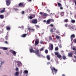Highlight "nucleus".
Returning a JSON list of instances; mask_svg holds the SVG:
<instances>
[{
  "label": "nucleus",
  "instance_id": "72a5a7b5",
  "mask_svg": "<svg viewBox=\"0 0 76 76\" xmlns=\"http://www.w3.org/2000/svg\"><path fill=\"white\" fill-rule=\"evenodd\" d=\"M45 53L46 54H47L48 53V50H47L46 49L45 51Z\"/></svg>",
  "mask_w": 76,
  "mask_h": 76
},
{
  "label": "nucleus",
  "instance_id": "09e8293b",
  "mask_svg": "<svg viewBox=\"0 0 76 76\" xmlns=\"http://www.w3.org/2000/svg\"><path fill=\"white\" fill-rule=\"evenodd\" d=\"M49 26H51V27H53V25L52 24H50Z\"/></svg>",
  "mask_w": 76,
  "mask_h": 76
},
{
  "label": "nucleus",
  "instance_id": "39448f33",
  "mask_svg": "<svg viewBox=\"0 0 76 76\" xmlns=\"http://www.w3.org/2000/svg\"><path fill=\"white\" fill-rule=\"evenodd\" d=\"M10 52L12 53L13 55L15 56H16V52L15 51L13 50H10Z\"/></svg>",
  "mask_w": 76,
  "mask_h": 76
},
{
  "label": "nucleus",
  "instance_id": "5fc2aeb1",
  "mask_svg": "<svg viewBox=\"0 0 76 76\" xmlns=\"http://www.w3.org/2000/svg\"><path fill=\"white\" fill-rule=\"evenodd\" d=\"M5 44H8L7 42L6 41L5 42Z\"/></svg>",
  "mask_w": 76,
  "mask_h": 76
},
{
  "label": "nucleus",
  "instance_id": "2f4dec72",
  "mask_svg": "<svg viewBox=\"0 0 76 76\" xmlns=\"http://www.w3.org/2000/svg\"><path fill=\"white\" fill-rule=\"evenodd\" d=\"M44 48H41L40 50V51H43L44 50Z\"/></svg>",
  "mask_w": 76,
  "mask_h": 76
},
{
  "label": "nucleus",
  "instance_id": "69168bd1",
  "mask_svg": "<svg viewBox=\"0 0 76 76\" xmlns=\"http://www.w3.org/2000/svg\"><path fill=\"white\" fill-rule=\"evenodd\" d=\"M68 26V27H70V25H69Z\"/></svg>",
  "mask_w": 76,
  "mask_h": 76
},
{
  "label": "nucleus",
  "instance_id": "a19ab883",
  "mask_svg": "<svg viewBox=\"0 0 76 76\" xmlns=\"http://www.w3.org/2000/svg\"><path fill=\"white\" fill-rule=\"evenodd\" d=\"M50 60V56H48V60Z\"/></svg>",
  "mask_w": 76,
  "mask_h": 76
},
{
  "label": "nucleus",
  "instance_id": "58836bf2",
  "mask_svg": "<svg viewBox=\"0 0 76 76\" xmlns=\"http://www.w3.org/2000/svg\"><path fill=\"white\" fill-rule=\"evenodd\" d=\"M49 38L51 40V39H52V37H51V36H50Z\"/></svg>",
  "mask_w": 76,
  "mask_h": 76
},
{
  "label": "nucleus",
  "instance_id": "6ab92c4d",
  "mask_svg": "<svg viewBox=\"0 0 76 76\" xmlns=\"http://www.w3.org/2000/svg\"><path fill=\"white\" fill-rule=\"evenodd\" d=\"M64 22H66L67 23V22H69V20L68 19H65L64 20Z\"/></svg>",
  "mask_w": 76,
  "mask_h": 76
},
{
  "label": "nucleus",
  "instance_id": "4468645a",
  "mask_svg": "<svg viewBox=\"0 0 76 76\" xmlns=\"http://www.w3.org/2000/svg\"><path fill=\"white\" fill-rule=\"evenodd\" d=\"M34 17H35V15H32L29 16V18L30 19H33Z\"/></svg>",
  "mask_w": 76,
  "mask_h": 76
},
{
  "label": "nucleus",
  "instance_id": "aec40b11",
  "mask_svg": "<svg viewBox=\"0 0 76 76\" xmlns=\"http://www.w3.org/2000/svg\"><path fill=\"white\" fill-rule=\"evenodd\" d=\"M5 11V8H4L3 10L0 11V13H3L4 12V11Z\"/></svg>",
  "mask_w": 76,
  "mask_h": 76
},
{
  "label": "nucleus",
  "instance_id": "5701e85b",
  "mask_svg": "<svg viewBox=\"0 0 76 76\" xmlns=\"http://www.w3.org/2000/svg\"><path fill=\"white\" fill-rule=\"evenodd\" d=\"M57 57L58 58H61L62 57V56H61V55L58 54L57 56Z\"/></svg>",
  "mask_w": 76,
  "mask_h": 76
},
{
  "label": "nucleus",
  "instance_id": "774afa93",
  "mask_svg": "<svg viewBox=\"0 0 76 76\" xmlns=\"http://www.w3.org/2000/svg\"><path fill=\"white\" fill-rule=\"evenodd\" d=\"M53 29H54V30H56V28H53Z\"/></svg>",
  "mask_w": 76,
  "mask_h": 76
},
{
  "label": "nucleus",
  "instance_id": "8fccbe9b",
  "mask_svg": "<svg viewBox=\"0 0 76 76\" xmlns=\"http://www.w3.org/2000/svg\"><path fill=\"white\" fill-rule=\"evenodd\" d=\"M28 31H31V28H28Z\"/></svg>",
  "mask_w": 76,
  "mask_h": 76
},
{
  "label": "nucleus",
  "instance_id": "4c0bfd02",
  "mask_svg": "<svg viewBox=\"0 0 76 76\" xmlns=\"http://www.w3.org/2000/svg\"><path fill=\"white\" fill-rule=\"evenodd\" d=\"M14 10H15V11H18V9H17L16 8H14Z\"/></svg>",
  "mask_w": 76,
  "mask_h": 76
},
{
  "label": "nucleus",
  "instance_id": "6e6d98bb",
  "mask_svg": "<svg viewBox=\"0 0 76 76\" xmlns=\"http://www.w3.org/2000/svg\"><path fill=\"white\" fill-rule=\"evenodd\" d=\"M31 30L32 31H34V29H31Z\"/></svg>",
  "mask_w": 76,
  "mask_h": 76
},
{
  "label": "nucleus",
  "instance_id": "13d9d810",
  "mask_svg": "<svg viewBox=\"0 0 76 76\" xmlns=\"http://www.w3.org/2000/svg\"><path fill=\"white\" fill-rule=\"evenodd\" d=\"M21 28H22V29H23V26H22Z\"/></svg>",
  "mask_w": 76,
  "mask_h": 76
},
{
  "label": "nucleus",
  "instance_id": "ea45409f",
  "mask_svg": "<svg viewBox=\"0 0 76 76\" xmlns=\"http://www.w3.org/2000/svg\"><path fill=\"white\" fill-rule=\"evenodd\" d=\"M22 73V71L21 70L20 71V76L21 75V74Z\"/></svg>",
  "mask_w": 76,
  "mask_h": 76
},
{
  "label": "nucleus",
  "instance_id": "0e129e2a",
  "mask_svg": "<svg viewBox=\"0 0 76 76\" xmlns=\"http://www.w3.org/2000/svg\"><path fill=\"white\" fill-rule=\"evenodd\" d=\"M50 64V62H49L48 63V64Z\"/></svg>",
  "mask_w": 76,
  "mask_h": 76
},
{
  "label": "nucleus",
  "instance_id": "20e7f679",
  "mask_svg": "<svg viewBox=\"0 0 76 76\" xmlns=\"http://www.w3.org/2000/svg\"><path fill=\"white\" fill-rule=\"evenodd\" d=\"M48 49L50 50H53V45L52 44H50Z\"/></svg>",
  "mask_w": 76,
  "mask_h": 76
},
{
  "label": "nucleus",
  "instance_id": "a18cd8bd",
  "mask_svg": "<svg viewBox=\"0 0 76 76\" xmlns=\"http://www.w3.org/2000/svg\"><path fill=\"white\" fill-rule=\"evenodd\" d=\"M68 26V25H67V24H65V27H67V26Z\"/></svg>",
  "mask_w": 76,
  "mask_h": 76
},
{
  "label": "nucleus",
  "instance_id": "c85d7f7f",
  "mask_svg": "<svg viewBox=\"0 0 76 76\" xmlns=\"http://www.w3.org/2000/svg\"><path fill=\"white\" fill-rule=\"evenodd\" d=\"M55 51H57L58 50V47H56L55 48Z\"/></svg>",
  "mask_w": 76,
  "mask_h": 76
},
{
  "label": "nucleus",
  "instance_id": "9b49d317",
  "mask_svg": "<svg viewBox=\"0 0 76 76\" xmlns=\"http://www.w3.org/2000/svg\"><path fill=\"white\" fill-rule=\"evenodd\" d=\"M39 44V40L38 39L36 40L35 43V45H38Z\"/></svg>",
  "mask_w": 76,
  "mask_h": 76
},
{
  "label": "nucleus",
  "instance_id": "f3484780",
  "mask_svg": "<svg viewBox=\"0 0 76 76\" xmlns=\"http://www.w3.org/2000/svg\"><path fill=\"white\" fill-rule=\"evenodd\" d=\"M15 75L16 76H19V72H15Z\"/></svg>",
  "mask_w": 76,
  "mask_h": 76
},
{
  "label": "nucleus",
  "instance_id": "b1692460",
  "mask_svg": "<svg viewBox=\"0 0 76 76\" xmlns=\"http://www.w3.org/2000/svg\"><path fill=\"white\" fill-rule=\"evenodd\" d=\"M0 18L1 19H3L4 18V15H0Z\"/></svg>",
  "mask_w": 76,
  "mask_h": 76
},
{
  "label": "nucleus",
  "instance_id": "1a4fd4ad",
  "mask_svg": "<svg viewBox=\"0 0 76 76\" xmlns=\"http://www.w3.org/2000/svg\"><path fill=\"white\" fill-rule=\"evenodd\" d=\"M6 4L7 6H9L10 4V0H6Z\"/></svg>",
  "mask_w": 76,
  "mask_h": 76
},
{
  "label": "nucleus",
  "instance_id": "bf43d9fd",
  "mask_svg": "<svg viewBox=\"0 0 76 76\" xmlns=\"http://www.w3.org/2000/svg\"><path fill=\"white\" fill-rule=\"evenodd\" d=\"M75 4L76 6V1H75Z\"/></svg>",
  "mask_w": 76,
  "mask_h": 76
},
{
  "label": "nucleus",
  "instance_id": "864d4df0",
  "mask_svg": "<svg viewBox=\"0 0 76 76\" xmlns=\"http://www.w3.org/2000/svg\"><path fill=\"white\" fill-rule=\"evenodd\" d=\"M60 9H63V7H60Z\"/></svg>",
  "mask_w": 76,
  "mask_h": 76
},
{
  "label": "nucleus",
  "instance_id": "3c124183",
  "mask_svg": "<svg viewBox=\"0 0 76 76\" xmlns=\"http://www.w3.org/2000/svg\"><path fill=\"white\" fill-rule=\"evenodd\" d=\"M43 42L41 40L40 41V44H43Z\"/></svg>",
  "mask_w": 76,
  "mask_h": 76
},
{
  "label": "nucleus",
  "instance_id": "c03bdc74",
  "mask_svg": "<svg viewBox=\"0 0 76 76\" xmlns=\"http://www.w3.org/2000/svg\"><path fill=\"white\" fill-rule=\"evenodd\" d=\"M50 31L51 32H53V29H51L50 30Z\"/></svg>",
  "mask_w": 76,
  "mask_h": 76
},
{
  "label": "nucleus",
  "instance_id": "423d86ee",
  "mask_svg": "<svg viewBox=\"0 0 76 76\" xmlns=\"http://www.w3.org/2000/svg\"><path fill=\"white\" fill-rule=\"evenodd\" d=\"M17 63H18L17 65L18 67H19V66H22V63L20 61H18L17 62Z\"/></svg>",
  "mask_w": 76,
  "mask_h": 76
},
{
  "label": "nucleus",
  "instance_id": "052dcab7",
  "mask_svg": "<svg viewBox=\"0 0 76 76\" xmlns=\"http://www.w3.org/2000/svg\"><path fill=\"white\" fill-rule=\"evenodd\" d=\"M74 57L76 59V56H74Z\"/></svg>",
  "mask_w": 76,
  "mask_h": 76
},
{
  "label": "nucleus",
  "instance_id": "f704fd0d",
  "mask_svg": "<svg viewBox=\"0 0 76 76\" xmlns=\"http://www.w3.org/2000/svg\"><path fill=\"white\" fill-rule=\"evenodd\" d=\"M55 55H56V56H58V55L59 54L58 53V52H55Z\"/></svg>",
  "mask_w": 76,
  "mask_h": 76
},
{
  "label": "nucleus",
  "instance_id": "f03ea898",
  "mask_svg": "<svg viewBox=\"0 0 76 76\" xmlns=\"http://www.w3.org/2000/svg\"><path fill=\"white\" fill-rule=\"evenodd\" d=\"M51 70H52V73H54V72L55 73H57V72L58 71L57 69H56V68H55L54 67H52V68H51Z\"/></svg>",
  "mask_w": 76,
  "mask_h": 76
},
{
  "label": "nucleus",
  "instance_id": "338daca9",
  "mask_svg": "<svg viewBox=\"0 0 76 76\" xmlns=\"http://www.w3.org/2000/svg\"><path fill=\"white\" fill-rule=\"evenodd\" d=\"M48 20H47V23H46V24H48Z\"/></svg>",
  "mask_w": 76,
  "mask_h": 76
},
{
  "label": "nucleus",
  "instance_id": "2eb2a0df",
  "mask_svg": "<svg viewBox=\"0 0 76 76\" xmlns=\"http://www.w3.org/2000/svg\"><path fill=\"white\" fill-rule=\"evenodd\" d=\"M1 63H0V67H1V65L4 63V61L3 60L1 61H0Z\"/></svg>",
  "mask_w": 76,
  "mask_h": 76
},
{
  "label": "nucleus",
  "instance_id": "bb28decb",
  "mask_svg": "<svg viewBox=\"0 0 76 76\" xmlns=\"http://www.w3.org/2000/svg\"><path fill=\"white\" fill-rule=\"evenodd\" d=\"M71 22L72 23H75V20H71Z\"/></svg>",
  "mask_w": 76,
  "mask_h": 76
},
{
  "label": "nucleus",
  "instance_id": "473e14b6",
  "mask_svg": "<svg viewBox=\"0 0 76 76\" xmlns=\"http://www.w3.org/2000/svg\"><path fill=\"white\" fill-rule=\"evenodd\" d=\"M56 38L57 39H59V38H60V37L59 36H56Z\"/></svg>",
  "mask_w": 76,
  "mask_h": 76
},
{
  "label": "nucleus",
  "instance_id": "a878e982",
  "mask_svg": "<svg viewBox=\"0 0 76 76\" xmlns=\"http://www.w3.org/2000/svg\"><path fill=\"white\" fill-rule=\"evenodd\" d=\"M66 56H64V55H63L62 56V58L63 59V60H65L66 58Z\"/></svg>",
  "mask_w": 76,
  "mask_h": 76
},
{
  "label": "nucleus",
  "instance_id": "7ed1b4c3",
  "mask_svg": "<svg viewBox=\"0 0 76 76\" xmlns=\"http://www.w3.org/2000/svg\"><path fill=\"white\" fill-rule=\"evenodd\" d=\"M40 15H42V18H45L46 17L44 18L43 17H45V16L47 15V14L46 13H44V12H40L39 13Z\"/></svg>",
  "mask_w": 76,
  "mask_h": 76
},
{
  "label": "nucleus",
  "instance_id": "c9c22d12",
  "mask_svg": "<svg viewBox=\"0 0 76 76\" xmlns=\"http://www.w3.org/2000/svg\"><path fill=\"white\" fill-rule=\"evenodd\" d=\"M73 41L74 42V43H76V39H74L73 40Z\"/></svg>",
  "mask_w": 76,
  "mask_h": 76
},
{
  "label": "nucleus",
  "instance_id": "e2e57ef3",
  "mask_svg": "<svg viewBox=\"0 0 76 76\" xmlns=\"http://www.w3.org/2000/svg\"><path fill=\"white\" fill-rule=\"evenodd\" d=\"M62 76H66V75L64 74H63L62 75Z\"/></svg>",
  "mask_w": 76,
  "mask_h": 76
},
{
  "label": "nucleus",
  "instance_id": "79ce46f5",
  "mask_svg": "<svg viewBox=\"0 0 76 76\" xmlns=\"http://www.w3.org/2000/svg\"><path fill=\"white\" fill-rule=\"evenodd\" d=\"M15 70L16 71H18V70H19L18 68H16L15 69Z\"/></svg>",
  "mask_w": 76,
  "mask_h": 76
},
{
  "label": "nucleus",
  "instance_id": "393cba45",
  "mask_svg": "<svg viewBox=\"0 0 76 76\" xmlns=\"http://www.w3.org/2000/svg\"><path fill=\"white\" fill-rule=\"evenodd\" d=\"M26 35L27 34H24L21 36V37H23L24 38V37H26Z\"/></svg>",
  "mask_w": 76,
  "mask_h": 76
},
{
  "label": "nucleus",
  "instance_id": "f257e3e1",
  "mask_svg": "<svg viewBox=\"0 0 76 76\" xmlns=\"http://www.w3.org/2000/svg\"><path fill=\"white\" fill-rule=\"evenodd\" d=\"M34 53H36V55L39 57H43V58H45V56H43L42 55L39 53V50L38 49L36 50V51L35 50Z\"/></svg>",
  "mask_w": 76,
  "mask_h": 76
},
{
  "label": "nucleus",
  "instance_id": "37998d69",
  "mask_svg": "<svg viewBox=\"0 0 76 76\" xmlns=\"http://www.w3.org/2000/svg\"><path fill=\"white\" fill-rule=\"evenodd\" d=\"M59 47L60 48H61V47H62V46H61V44H60L59 45Z\"/></svg>",
  "mask_w": 76,
  "mask_h": 76
},
{
  "label": "nucleus",
  "instance_id": "6e6552de",
  "mask_svg": "<svg viewBox=\"0 0 76 76\" xmlns=\"http://www.w3.org/2000/svg\"><path fill=\"white\" fill-rule=\"evenodd\" d=\"M70 38L71 41H73V39L75 38V34H72L71 35Z\"/></svg>",
  "mask_w": 76,
  "mask_h": 76
},
{
  "label": "nucleus",
  "instance_id": "dca6fc26",
  "mask_svg": "<svg viewBox=\"0 0 76 76\" xmlns=\"http://www.w3.org/2000/svg\"><path fill=\"white\" fill-rule=\"evenodd\" d=\"M23 74L24 75H26V74H28V71L26 70H25L23 72Z\"/></svg>",
  "mask_w": 76,
  "mask_h": 76
},
{
  "label": "nucleus",
  "instance_id": "cd10ccee",
  "mask_svg": "<svg viewBox=\"0 0 76 76\" xmlns=\"http://www.w3.org/2000/svg\"><path fill=\"white\" fill-rule=\"evenodd\" d=\"M61 16H64V12H61Z\"/></svg>",
  "mask_w": 76,
  "mask_h": 76
},
{
  "label": "nucleus",
  "instance_id": "0eeeda50",
  "mask_svg": "<svg viewBox=\"0 0 76 76\" xmlns=\"http://www.w3.org/2000/svg\"><path fill=\"white\" fill-rule=\"evenodd\" d=\"M31 22L32 23H37V20L36 19H34L31 21Z\"/></svg>",
  "mask_w": 76,
  "mask_h": 76
},
{
  "label": "nucleus",
  "instance_id": "9d476101",
  "mask_svg": "<svg viewBox=\"0 0 76 76\" xmlns=\"http://www.w3.org/2000/svg\"><path fill=\"white\" fill-rule=\"evenodd\" d=\"M50 22H54V20L50 19L48 20V24H49Z\"/></svg>",
  "mask_w": 76,
  "mask_h": 76
},
{
  "label": "nucleus",
  "instance_id": "4be33fe9",
  "mask_svg": "<svg viewBox=\"0 0 76 76\" xmlns=\"http://www.w3.org/2000/svg\"><path fill=\"white\" fill-rule=\"evenodd\" d=\"M72 55H73V54H72V53H69L68 54V56H69V57H72Z\"/></svg>",
  "mask_w": 76,
  "mask_h": 76
},
{
  "label": "nucleus",
  "instance_id": "e433bc0d",
  "mask_svg": "<svg viewBox=\"0 0 76 76\" xmlns=\"http://www.w3.org/2000/svg\"><path fill=\"white\" fill-rule=\"evenodd\" d=\"M8 36L7 35V36H6V37H5V39L7 40V39H8Z\"/></svg>",
  "mask_w": 76,
  "mask_h": 76
},
{
  "label": "nucleus",
  "instance_id": "f8f14e48",
  "mask_svg": "<svg viewBox=\"0 0 76 76\" xmlns=\"http://www.w3.org/2000/svg\"><path fill=\"white\" fill-rule=\"evenodd\" d=\"M19 6L20 7H24V5H23V3H20L19 4Z\"/></svg>",
  "mask_w": 76,
  "mask_h": 76
},
{
  "label": "nucleus",
  "instance_id": "4d7b16f0",
  "mask_svg": "<svg viewBox=\"0 0 76 76\" xmlns=\"http://www.w3.org/2000/svg\"><path fill=\"white\" fill-rule=\"evenodd\" d=\"M24 14V11H22V14L23 15Z\"/></svg>",
  "mask_w": 76,
  "mask_h": 76
},
{
  "label": "nucleus",
  "instance_id": "49530a36",
  "mask_svg": "<svg viewBox=\"0 0 76 76\" xmlns=\"http://www.w3.org/2000/svg\"><path fill=\"white\" fill-rule=\"evenodd\" d=\"M49 13V15H48V16H50L51 15H53V14L52 13Z\"/></svg>",
  "mask_w": 76,
  "mask_h": 76
},
{
  "label": "nucleus",
  "instance_id": "603ef678",
  "mask_svg": "<svg viewBox=\"0 0 76 76\" xmlns=\"http://www.w3.org/2000/svg\"><path fill=\"white\" fill-rule=\"evenodd\" d=\"M0 49H3V47H0Z\"/></svg>",
  "mask_w": 76,
  "mask_h": 76
},
{
  "label": "nucleus",
  "instance_id": "680f3d73",
  "mask_svg": "<svg viewBox=\"0 0 76 76\" xmlns=\"http://www.w3.org/2000/svg\"><path fill=\"white\" fill-rule=\"evenodd\" d=\"M28 1H31V0H27Z\"/></svg>",
  "mask_w": 76,
  "mask_h": 76
},
{
  "label": "nucleus",
  "instance_id": "7c9ffc66",
  "mask_svg": "<svg viewBox=\"0 0 76 76\" xmlns=\"http://www.w3.org/2000/svg\"><path fill=\"white\" fill-rule=\"evenodd\" d=\"M69 28V29H74V28L73 26H71Z\"/></svg>",
  "mask_w": 76,
  "mask_h": 76
},
{
  "label": "nucleus",
  "instance_id": "ddd939ff",
  "mask_svg": "<svg viewBox=\"0 0 76 76\" xmlns=\"http://www.w3.org/2000/svg\"><path fill=\"white\" fill-rule=\"evenodd\" d=\"M30 52L31 53H35V50H33V48H32L31 49H30Z\"/></svg>",
  "mask_w": 76,
  "mask_h": 76
},
{
  "label": "nucleus",
  "instance_id": "a211bd4d",
  "mask_svg": "<svg viewBox=\"0 0 76 76\" xmlns=\"http://www.w3.org/2000/svg\"><path fill=\"white\" fill-rule=\"evenodd\" d=\"M58 6H59V7H62V5L59 2L57 3Z\"/></svg>",
  "mask_w": 76,
  "mask_h": 76
},
{
  "label": "nucleus",
  "instance_id": "de8ad7c7",
  "mask_svg": "<svg viewBox=\"0 0 76 76\" xmlns=\"http://www.w3.org/2000/svg\"><path fill=\"white\" fill-rule=\"evenodd\" d=\"M36 26V27H37V28H39V26H37V25H36V26Z\"/></svg>",
  "mask_w": 76,
  "mask_h": 76
},
{
  "label": "nucleus",
  "instance_id": "412c9836",
  "mask_svg": "<svg viewBox=\"0 0 76 76\" xmlns=\"http://www.w3.org/2000/svg\"><path fill=\"white\" fill-rule=\"evenodd\" d=\"M10 27L8 26H7L6 27L7 30V31H10Z\"/></svg>",
  "mask_w": 76,
  "mask_h": 76
},
{
  "label": "nucleus",
  "instance_id": "c756f323",
  "mask_svg": "<svg viewBox=\"0 0 76 76\" xmlns=\"http://www.w3.org/2000/svg\"><path fill=\"white\" fill-rule=\"evenodd\" d=\"M3 50H7V48H5V47H3Z\"/></svg>",
  "mask_w": 76,
  "mask_h": 76
}]
</instances>
